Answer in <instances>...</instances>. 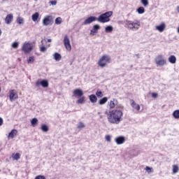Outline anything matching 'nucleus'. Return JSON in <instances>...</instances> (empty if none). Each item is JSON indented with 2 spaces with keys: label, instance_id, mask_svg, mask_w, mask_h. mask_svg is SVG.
I'll list each match as a JSON object with an SVG mask.
<instances>
[{
  "label": "nucleus",
  "instance_id": "obj_7",
  "mask_svg": "<svg viewBox=\"0 0 179 179\" xmlns=\"http://www.w3.org/2000/svg\"><path fill=\"white\" fill-rule=\"evenodd\" d=\"M109 107L110 108H114L116 107V108H120L119 110H124V106L121 105H118V101L117 99H113V101H110L109 103Z\"/></svg>",
  "mask_w": 179,
  "mask_h": 179
},
{
  "label": "nucleus",
  "instance_id": "obj_53",
  "mask_svg": "<svg viewBox=\"0 0 179 179\" xmlns=\"http://www.w3.org/2000/svg\"><path fill=\"white\" fill-rule=\"evenodd\" d=\"M0 92H1V87H0Z\"/></svg>",
  "mask_w": 179,
  "mask_h": 179
},
{
  "label": "nucleus",
  "instance_id": "obj_45",
  "mask_svg": "<svg viewBox=\"0 0 179 179\" xmlns=\"http://www.w3.org/2000/svg\"><path fill=\"white\" fill-rule=\"evenodd\" d=\"M50 3L51 5H57V1H50Z\"/></svg>",
  "mask_w": 179,
  "mask_h": 179
},
{
  "label": "nucleus",
  "instance_id": "obj_17",
  "mask_svg": "<svg viewBox=\"0 0 179 179\" xmlns=\"http://www.w3.org/2000/svg\"><path fill=\"white\" fill-rule=\"evenodd\" d=\"M131 106L133 108H134V110H136V111H139V110H141V106H139V104H137L136 102L134 101V99L131 100Z\"/></svg>",
  "mask_w": 179,
  "mask_h": 179
},
{
  "label": "nucleus",
  "instance_id": "obj_19",
  "mask_svg": "<svg viewBox=\"0 0 179 179\" xmlns=\"http://www.w3.org/2000/svg\"><path fill=\"white\" fill-rule=\"evenodd\" d=\"M17 135V131L16 129H12L11 131L8 134V138H10L11 139H13L15 136Z\"/></svg>",
  "mask_w": 179,
  "mask_h": 179
},
{
  "label": "nucleus",
  "instance_id": "obj_13",
  "mask_svg": "<svg viewBox=\"0 0 179 179\" xmlns=\"http://www.w3.org/2000/svg\"><path fill=\"white\" fill-rule=\"evenodd\" d=\"M99 30H100V26L99 24L94 25L92 29L90 30L91 36H94V34L99 32Z\"/></svg>",
  "mask_w": 179,
  "mask_h": 179
},
{
  "label": "nucleus",
  "instance_id": "obj_41",
  "mask_svg": "<svg viewBox=\"0 0 179 179\" xmlns=\"http://www.w3.org/2000/svg\"><path fill=\"white\" fill-rule=\"evenodd\" d=\"M12 47H13V48H17V47H19V43H17V42L13 43Z\"/></svg>",
  "mask_w": 179,
  "mask_h": 179
},
{
  "label": "nucleus",
  "instance_id": "obj_39",
  "mask_svg": "<svg viewBox=\"0 0 179 179\" xmlns=\"http://www.w3.org/2000/svg\"><path fill=\"white\" fill-rule=\"evenodd\" d=\"M44 41H45V43H47V42L48 43H51V39L45 38V39L42 40L41 41L42 45H44Z\"/></svg>",
  "mask_w": 179,
  "mask_h": 179
},
{
  "label": "nucleus",
  "instance_id": "obj_31",
  "mask_svg": "<svg viewBox=\"0 0 179 179\" xmlns=\"http://www.w3.org/2000/svg\"><path fill=\"white\" fill-rule=\"evenodd\" d=\"M17 23L18 24H23V23H24L23 17H19L17 18Z\"/></svg>",
  "mask_w": 179,
  "mask_h": 179
},
{
  "label": "nucleus",
  "instance_id": "obj_47",
  "mask_svg": "<svg viewBox=\"0 0 179 179\" xmlns=\"http://www.w3.org/2000/svg\"><path fill=\"white\" fill-rule=\"evenodd\" d=\"M106 115H107L108 121V115L110 114V111H106L105 112Z\"/></svg>",
  "mask_w": 179,
  "mask_h": 179
},
{
  "label": "nucleus",
  "instance_id": "obj_40",
  "mask_svg": "<svg viewBox=\"0 0 179 179\" xmlns=\"http://www.w3.org/2000/svg\"><path fill=\"white\" fill-rule=\"evenodd\" d=\"M47 51V48L45 46H42L40 48L41 52H45Z\"/></svg>",
  "mask_w": 179,
  "mask_h": 179
},
{
  "label": "nucleus",
  "instance_id": "obj_42",
  "mask_svg": "<svg viewBox=\"0 0 179 179\" xmlns=\"http://www.w3.org/2000/svg\"><path fill=\"white\" fill-rule=\"evenodd\" d=\"M105 138L107 142H111V136L107 135Z\"/></svg>",
  "mask_w": 179,
  "mask_h": 179
},
{
  "label": "nucleus",
  "instance_id": "obj_6",
  "mask_svg": "<svg viewBox=\"0 0 179 179\" xmlns=\"http://www.w3.org/2000/svg\"><path fill=\"white\" fill-rule=\"evenodd\" d=\"M53 22H54V18H52V15H46L43 20V25L50 26L52 24Z\"/></svg>",
  "mask_w": 179,
  "mask_h": 179
},
{
  "label": "nucleus",
  "instance_id": "obj_38",
  "mask_svg": "<svg viewBox=\"0 0 179 179\" xmlns=\"http://www.w3.org/2000/svg\"><path fill=\"white\" fill-rule=\"evenodd\" d=\"M77 128H78V129H80L82 128H85V124L83 122H80L78 124V126L77 127Z\"/></svg>",
  "mask_w": 179,
  "mask_h": 179
},
{
  "label": "nucleus",
  "instance_id": "obj_51",
  "mask_svg": "<svg viewBox=\"0 0 179 179\" xmlns=\"http://www.w3.org/2000/svg\"><path fill=\"white\" fill-rule=\"evenodd\" d=\"M2 34V31L0 29V36Z\"/></svg>",
  "mask_w": 179,
  "mask_h": 179
},
{
  "label": "nucleus",
  "instance_id": "obj_32",
  "mask_svg": "<svg viewBox=\"0 0 179 179\" xmlns=\"http://www.w3.org/2000/svg\"><path fill=\"white\" fill-rule=\"evenodd\" d=\"M178 170H179L178 166H177V165L173 166V174L178 173Z\"/></svg>",
  "mask_w": 179,
  "mask_h": 179
},
{
  "label": "nucleus",
  "instance_id": "obj_25",
  "mask_svg": "<svg viewBox=\"0 0 179 179\" xmlns=\"http://www.w3.org/2000/svg\"><path fill=\"white\" fill-rule=\"evenodd\" d=\"M80 98L77 100L78 104H84L85 101H86V97L85 96H80Z\"/></svg>",
  "mask_w": 179,
  "mask_h": 179
},
{
  "label": "nucleus",
  "instance_id": "obj_35",
  "mask_svg": "<svg viewBox=\"0 0 179 179\" xmlns=\"http://www.w3.org/2000/svg\"><path fill=\"white\" fill-rule=\"evenodd\" d=\"M96 97H99V98L103 97V92H101L100 90H97L96 92Z\"/></svg>",
  "mask_w": 179,
  "mask_h": 179
},
{
  "label": "nucleus",
  "instance_id": "obj_5",
  "mask_svg": "<svg viewBox=\"0 0 179 179\" xmlns=\"http://www.w3.org/2000/svg\"><path fill=\"white\" fill-rule=\"evenodd\" d=\"M22 51L24 54H30V52L33 51V44L25 42L22 47Z\"/></svg>",
  "mask_w": 179,
  "mask_h": 179
},
{
  "label": "nucleus",
  "instance_id": "obj_18",
  "mask_svg": "<svg viewBox=\"0 0 179 179\" xmlns=\"http://www.w3.org/2000/svg\"><path fill=\"white\" fill-rule=\"evenodd\" d=\"M156 29L159 31L160 33H163L164 31V29H166V24L162 23L160 25H157L156 27Z\"/></svg>",
  "mask_w": 179,
  "mask_h": 179
},
{
  "label": "nucleus",
  "instance_id": "obj_34",
  "mask_svg": "<svg viewBox=\"0 0 179 179\" xmlns=\"http://www.w3.org/2000/svg\"><path fill=\"white\" fill-rule=\"evenodd\" d=\"M61 23H62V18H61L60 17H57L55 19V24H61Z\"/></svg>",
  "mask_w": 179,
  "mask_h": 179
},
{
  "label": "nucleus",
  "instance_id": "obj_52",
  "mask_svg": "<svg viewBox=\"0 0 179 179\" xmlns=\"http://www.w3.org/2000/svg\"><path fill=\"white\" fill-rule=\"evenodd\" d=\"M71 65H72V62H71Z\"/></svg>",
  "mask_w": 179,
  "mask_h": 179
},
{
  "label": "nucleus",
  "instance_id": "obj_27",
  "mask_svg": "<svg viewBox=\"0 0 179 179\" xmlns=\"http://www.w3.org/2000/svg\"><path fill=\"white\" fill-rule=\"evenodd\" d=\"M113 30H114V28L111 25H108L105 28L106 33H111Z\"/></svg>",
  "mask_w": 179,
  "mask_h": 179
},
{
  "label": "nucleus",
  "instance_id": "obj_50",
  "mask_svg": "<svg viewBox=\"0 0 179 179\" xmlns=\"http://www.w3.org/2000/svg\"><path fill=\"white\" fill-rule=\"evenodd\" d=\"M136 57H137V58L139 59V54H136Z\"/></svg>",
  "mask_w": 179,
  "mask_h": 179
},
{
  "label": "nucleus",
  "instance_id": "obj_2",
  "mask_svg": "<svg viewBox=\"0 0 179 179\" xmlns=\"http://www.w3.org/2000/svg\"><path fill=\"white\" fill-rule=\"evenodd\" d=\"M125 27H128L130 30L133 31H136V30H139V27H141V22L138 20L132 22L131 20H125L124 21Z\"/></svg>",
  "mask_w": 179,
  "mask_h": 179
},
{
  "label": "nucleus",
  "instance_id": "obj_14",
  "mask_svg": "<svg viewBox=\"0 0 179 179\" xmlns=\"http://www.w3.org/2000/svg\"><path fill=\"white\" fill-rule=\"evenodd\" d=\"M115 142L117 145H122L125 142V137L123 136H120L115 138Z\"/></svg>",
  "mask_w": 179,
  "mask_h": 179
},
{
  "label": "nucleus",
  "instance_id": "obj_46",
  "mask_svg": "<svg viewBox=\"0 0 179 179\" xmlns=\"http://www.w3.org/2000/svg\"><path fill=\"white\" fill-rule=\"evenodd\" d=\"M3 124V119H2V117H0V127H2Z\"/></svg>",
  "mask_w": 179,
  "mask_h": 179
},
{
  "label": "nucleus",
  "instance_id": "obj_23",
  "mask_svg": "<svg viewBox=\"0 0 179 179\" xmlns=\"http://www.w3.org/2000/svg\"><path fill=\"white\" fill-rule=\"evenodd\" d=\"M168 59L170 64H176L177 62V57L174 55H171Z\"/></svg>",
  "mask_w": 179,
  "mask_h": 179
},
{
  "label": "nucleus",
  "instance_id": "obj_8",
  "mask_svg": "<svg viewBox=\"0 0 179 179\" xmlns=\"http://www.w3.org/2000/svg\"><path fill=\"white\" fill-rule=\"evenodd\" d=\"M155 63L158 66H164L166 65V59H163V55H159L155 58Z\"/></svg>",
  "mask_w": 179,
  "mask_h": 179
},
{
  "label": "nucleus",
  "instance_id": "obj_24",
  "mask_svg": "<svg viewBox=\"0 0 179 179\" xmlns=\"http://www.w3.org/2000/svg\"><path fill=\"white\" fill-rule=\"evenodd\" d=\"M53 58L58 62L61 61V58H62V57L61 56V54H59L58 52H55L53 55Z\"/></svg>",
  "mask_w": 179,
  "mask_h": 179
},
{
  "label": "nucleus",
  "instance_id": "obj_12",
  "mask_svg": "<svg viewBox=\"0 0 179 179\" xmlns=\"http://www.w3.org/2000/svg\"><path fill=\"white\" fill-rule=\"evenodd\" d=\"M8 93L10 101H13V100H16V99H17L18 96L17 94H16V92H15V90H10Z\"/></svg>",
  "mask_w": 179,
  "mask_h": 179
},
{
  "label": "nucleus",
  "instance_id": "obj_33",
  "mask_svg": "<svg viewBox=\"0 0 179 179\" xmlns=\"http://www.w3.org/2000/svg\"><path fill=\"white\" fill-rule=\"evenodd\" d=\"M34 60H35L34 56H30L29 57V59H27V62L29 64H34Z\"/></svg>",
  "mask_w": 179,
  "mask_h": 179
},
{
  "label": "nucleus",
  "instance_id": "obj_1",
  "mask_svg": "<svg viewBox=\"0 0 179 179\" xmlns=\"http://www.w3.org/2000/svg\"><path fill=\"white\" fill-rule=\"evenodd\" d=\"M122 115H124L122 109H115L110 110V114L108 115V121L110 124H116V125H118V124L122 121Z\"/></svg>",
  "mask_w": 179,
  "mask_h": 179
},
{
  "label": "nucleus",
  "instance_id": "obj_11",
  "mask_svg": "<svg viewBox=\"0 0 179 179\" xmlns=\"http://www.w3.org/2000/svg\"><path fill=\"white\" fill-rule=\"evenodd\" d=\"M36 86L38 87V86H42V87H48V80H38L36 82Z\"/></svg>",
  "mask_w": 179,
  "mask_h": 179
},
{
  "label": "nucleus",
  "instance_id": "obj_43",
  "mask_svg": "<svg viewBox=\"0 0 179 179\" xmlns=\"http://www.w3.org/2000/svg\"><path fill=\"white\" fill-rule=\"evenodd\" d=\"M35 179H46V178H45V176L39 175L35 177Z\"/></svg>",
  "mask_w": 179,
  "mask_h": 179
},
{
  "label": "nucleus",
  "instance_id": "obj_3",
  "mask_svg": "<svg viewBox=\"0 0 179 179\" xmlns=\"http://www.w3.org/2000/svg\"><path fill=\"white\" fill-rule=\"evenodd\" d=\"M111 16H113V11H107L101 14L96 18V20L99 22V23H107L110 22V17H111Z\"/></svg>",
  "mask_w": 179,
  "mask_h": 179
},
{
  "label": "nucleus",
  "instance_id": "obj_36",
  "mask_svg": "<svg viewBox=\"0 0 179 179\" xmlns=\"http://www.w3.org/2000/svg\"><path fill=\"white\" fill-rule=\"evenodd\" d=\"M142 5H143V6L146 7L148 6V5H149V0H141V1Z\"/></svg>",
  "mask_w": 179,
  "mask_h": 179
},
{
  "label": "nucleus",
  "instance_id": "obj_26",
  "mask_svg": "<svg viewBox=\"0 0 179 179\" xmlns=\"http://www.w3.org/2000/svg\"><path fill=\"white\" fill-rule=\"evenodd\" d=\"M172 115L176 120H179V110H174Z\"/></svg>",
  "mask_w": 179,
  "mask_h": 179
},
{
  "label": "nucleus",
  "instance_id": "obj_48",
  "mask_svg": "<svg viewBox=\"0 0 179 179\" xmlns=\"http://www.w3.org/2000/svg\"><path fill=\"white\" fill-rule=\"evenodd\" d=\"M145 170H146L147 171H148V170H150V167H149V166H146V167H145Z\"/></svg>",
  "mask_w": 179,
  "mask_h": 179
},
{
  "label": "nucleus",
  "instance_id": "obj_49",
  "mask_svg": "<svg viewBox=\"0 0 179 179\" xmlns=\"http://www.w3.org/2000/svg\"><path fill=\"white\" fill-rule=\"evenodd\" d=\"M176 9H177L178 13H179V6H177V8H176Z\"/></svg>",
  "mask_w": 179,
  "mask_h": 179
},
{
  "label": "nucleus",
  "instance_id": "obj_20",
  "mask_svg": "<svg viewBox=\"0 0 179 179\" xmlns=\"http://www.w3.org/2000/svg\"><path fill=\"white\" fill-rule=\"evenodd\" d=\"M89 99L91 101V103H97V96L95 94H91L89 96Z\"/></svg>",
  "mask_w": 179,
  "mask_h": 179
},
{
  "label": "nucleus",
  "instance_id": "obj_29",
  "mask_svg": "<svg viewBox=\"0 0 179 179\" xmlns=\"http://www.w3.org/2000/svg\"><path fill=\"white\" fill-rule=\"evenodd\" d=\"M136 11L138 12V13L139 15H143V13L145 12V8L141 6V7H138L136 10Z\"/></svg>",
  "mask_w": 179,
  "mask_h": 179
},
{
  "label": "nucleus",
  "instance_id": "obj_37",
  "mask_svg": "<svg viewBox=\"0 0 179 179\" xmlns=\"http://www.w3.org/2000/svg\"><path fill=\"white\" fill-rule=\"evenodd\" d=\"M13 159L15 160H19L20 159V153H16L14 157H13Z\"/></svg>",
  "mask_w": 179,
  "mask_h": 179
},
{
  "label": "nucleus",
  "instance_id": "obj_30",
  "mask_svg": "<svg viewBox=\"0 0 179 179\" xmlns=\"http://www.w3.org/2000/svg\"><path fill=\"white\" fill-rule=\"evenodd\" d=\"M48 126H47V124H42L41 131H43V132H48Z\"/></svg>",
  "mask_w": 179,
  "mask_h": 179
},
{
  "label": "nucleus",
  "instance_id": "obj_22",
  "mask_svg": "<svg viewBox=\"0 0 179 179\" xmlns=\"http://www.w3.org/2000/svg\"><path fill=\"white\" fill-rule=\"evenodd\" d=\"M107 101H108V98H107V96H104L99 100V104L100 106H103V105L106 104V103H107Z\"/></svg>",
  "mask_w": 179,
  "mask_h": 179
},
{
  "label": "nucleus",
  "instance_id": "obj_21",
  "mask_svg": "<svg viewBox=\"0 0 179 179\" xmlns=\"http://www.w3.org/2000/svg\"><path fill=\"white\" fill-rule=\"evenodd\" d=\"M38 17H40V13H38V12L34 13L31 15V19L33 22H37V20H38Z\"/></svg>",
  "mask_w": 179,
  "mask_h": 179
},
{
  "label": "nucleus",
  "instance_id": "obj_28",
  "mask_svg": "<svg viewBox=\"0 0 179 179\" xmlns=\"http://www.w3.org/2000/svg\"><path fill=\"white\" fill-rule=\"evenodd\" d=\"M31 124L32 125V127H36V125H37V124H38V120L37 118H33L31 120Z\"/></svg>",
  "mask_w": 179,
  "mask_h": 179
},
{
  "label": "nucleus",
  "instance_id": "obj_44",
  "mask_svg": "<svg viewBox=\"0 0 179 179\" xmlns=\"http://www.w3.org/2000/svg\"><path fill=\"white\" fill-rule=\"evenodd\" d=\"M152 97H153L154 99H156V97H157V93L152 92Z\"/></svg>",
  "mask_w": 179,
  "mask_h": 179
},
{
  "label": "nucleus",
  "instance_id": "obj_9",
  "mask_svg": "<svg viewBox=\"0 0 179 179\" xmlns=\"http://www.w3.org/2000/svg\"><path fill=\"white\" fill-rule=\"evenodd\" d=\"M64 47L68 50V51H71L72 50V46L71 45V41L69 40V38H68V36H65L64 38Z\"/></svg>",
  "mask_w": 179,
  "mask_h": 179
},
{
  "label": "nucleus",
  "instance_id": "obj_16",
  "mask_svg": "<svg viewBox=\"0 0 179 179\" xmlns=\"http://www.w3.org/2000/svg\"><path fill=\"white\" fill-rule=\"evenodd\" d=\"M73 94L74 96H78V97H82L83 96V90L80 89H76L73 92Z\"/></svg>",
  "mask_w": 179,
  "mask_h": 179
},
{
  "label": "nucleus",
  "instance_id": "obj_15",
  "mask_svg": "<svg viewBox=\"0 0 179 179\" xmlns=\"http://www.w3.org/2000/svg\"><path fill=\"white\" fill-rule=\"evenodd\" d=\"M13 21V15L8 14L5 18V23H6V24H10V23H12Z\"/></svg>",
  "mask_w": 179,
  "mask_h": 179
},
{
  "label": "nucleus",
  "instance_id": "obj_10",
  "mask_svg": "<svg viewBox=\"0 0 179 179\" xmlns=\"http://www.w3.org/2000/svg\"><path fill=\"white\" fill-rule=\"evenodd\" d=\"M96 20H97V17L96 16H90L84 21L83 24L86 26L87 24H90V23H93V22H96Z\"/></svg>",
  "mask_w": 179,
  "mask_h": 179
},
{
  "label": "nucleus",
  "instance_id": "obj_4",
  "mask_svg": "<svg viewBox=\"0 0 179 179\" xmlns=\"http://www.w3.org/2000/svg\"><path fill=\"white\" fill-rule=\"evenodd\" d=\"M111 60V57L108 55H103L98 62L99 66L101 68H104L107 64H110V61Z\"/></svg>",
  "mask_w": 179,
  "mask_h": 179
}]
</instances>
